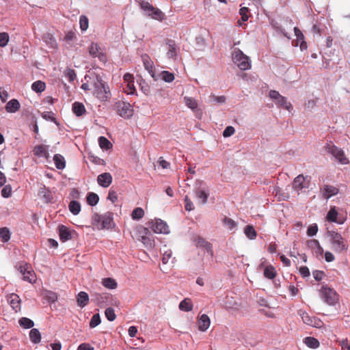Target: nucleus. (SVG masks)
<instances>
[{
	"label": "nucleus",
	"instance_id": "3c124183",
	"mask_svg": "<svg viewBox=\"0 0 350 350\" xmlns=\"http://www.w3.org/2000/svg\"><path fill=\"white\" fill-rule=\"evenodd\" d=\"M100 317L99 314H95L92 316L90 321V327L91 328H94L97 325L100 323Z\"/></svg>",
	"mask_w": 350,
	"mask_h": 350
},
{
	"label": "nucleus",
	"instance_id": "cd10ccee",
	"mask_svg": "<svg viewBox=\"0 0 350 350\" xmlns=\"http://www.w3.org/2000/svg\"><path fill=\"white\" fill-rule=\"evenodd\" d=\"M338 212L336 211L335 206L331 207L329 211L327 214L326 219L327 221L330 222H336L338 224H342V221H340L337 220Z\"/></svg>",
	"mask_w": 350,
	"mask_h": 350
},
{
	"label": "nucleus",
	"instance_id": "de8ad7c7",
	"mask_svg": "<svg viewBox=\"0 0 350 350\" xmlns=\"http://www.w3.org/2000/svg\"><path fill=\"white\" fill-rule=\"evenodd\" d=\"M40 197L44 199L45 202H49L51 200V192L46 190L45 188H42L38 193Z\"/></svg>",
	"mask_w": 350,
	"mask_h": 350
},
{
	"label": "nucleus",
	"instance_id": "c9c22d12",
	"mask_svg": "<svg viewBox=\"0 0 350 350\" xmlns=\"http://www.w3.org/2000/svg\"><path fill=\"white\" fill-rule=\"evenodd\" d=\"M159 75L161 79L167 83H171L175 79L174 75L167 70L162 71Z\"/></svg>",
	"mask_w": 350,
	"mask_h": 350
},
{
	"label": "nucleus",
	"instance_id": "c85d7f7f",
	"mask_svg": "<svg viewBox=\"0 0 350 350\" xmlns=\"http://www.w3.org/2000/svg\"><path fill=\"white\" fill-rule=\"evenodd\" d=\"M29 338L33 343H39L41 340V334L39 330L36 328L31 329L29 332Z\"/></svg>",
	"mask_w": 350,
	"mask_h": 350
},
{
	"label": "nucleus",
	"instance_id": "6ab92c4d",
	"mask_svg": "<svg viewBox=\"0 0 350 350\" xmlns=\"http://www.w3.org/2000/svg\"><path fill=\"white\" fill-rule=\"evenodd\" d=\"M167 45L168 46L167 56L170 59H175L177 56L178 47L175 42L172 40H167Z\"/></svg>",
	"mask_w": 350,
	"mask_h": 350
},
{
	"label": "nucleus",
	"instance_id": "37998d69",
	"mask_svg": "<svg viewBox=\"0 0 350 350\" xmlns=\"http://www.w3.org/2000/svg\"><path fill=\"white\" fill-rule=\"evenodd\" d=\"M10 232L8 228H0V239L2 242H8L10 239Z\"/></svg>",
	"mask_w": 350,
	"mask_h": 350
},
{
	"label": "nucleus",
	"instance_id": "4d7b16f0",
	"mask_svg": "<svg viewBox=\"0 0 350 350\" xmlns=\"http://www.w3.org/2000/svg\"><path fill=\"white\" fill-rule=\"evenodd\" d=\"M124 90L127 94H134L136 91L134 85V81L126 83V86Z\"/></svg>",
	"mask_w": 350,
	"mask_h": 350
},
{
	"label": "nucleus",
	"instance_id": "b1692460",
	"mask_svg": "<svg viewBox=\"0 0 350 350\" xmlns=\"http://www.w3.org/2000/svg\"><path fill=\"white\" fill-rule=\"evenodd\" d=\"M59 236L62 241L65 242L71 239V233L69 229L65 226H59Z\"/></svg>",
	"mask_w": 350,
	"mask_h": 350
},
{
	"label": "nucleus",
	"instance_id": "49530a36",
	"mask_svg": "<svg viewBox=\"0 0 350 350\" xmlns=\"http://www.w3.org/2000/svg\"><path fill=\"white\" fill-rule=\"evenodd\" d=\"M92 296L93 297L92 301L97 304H101L107 298V294L94 293Z\"/></svg>",
	"mask_w": 350,
	"mask_h": 350
},
{
	"label": "nucleus",
	"instance_id": "338daca9",
	"mask_svg": "<svg viewBox=\"0 0 350 350\" xmlns=\"http://www.w3.org/2000/svg\"><path fill=\"white\" fill-rule=\"evenodd\" d=\"M234 131L235 130L233 126H228L224 131L223 135L225 137H230L234 133Z\"/></svg>",
	"mask_w": 350,
	"mask_h": 350
},
{
	"label": "nucleus",
	"instance_id": "0e129e2a",
	"mask_svg": "<svg viewBox=\"0 0 350 350\" xmlns=\"http://www.w3.org/2000/svg\"><path fill=\"white\" fill-rule=\"evenodd\" d=\"M66 77L69 81H73L76 79V73L74 70L68 69L66 71Z\"/></svg>",
	"mask_w": 350,
	"mask_h": 350
},
{
	"label": "nucleus",
	"instance_id": "e433bc0d",
	"mask_svg": "<svg viewBox=\"0 0 350 350\" xmlns=\"http://www.w3.org/2000/svg\"><path fill=\"white\" fill-rule=\"evenodd\" d=\"M264 275L268 279H273L276 275L275 268L271 265L267 266L264 269Z\"/></svg>",
	"mask_w": 350,
	"mask_h": 350
},
{
	"label": "nucleus",
	"instance_id": "412c9836",
	"mask_svg": "<svg viewBox=\"0 0 350 350\" xmlns=\"http://www.w3.org/2000/svg\"><path fill=\"white\" fill-rule=\"evenodd\" d=\"M295 35L297 38V44H299V46L301 51L307 49L306 42L304 40V36L301 31V30L297 27H294Z\"/></svg>",
	"mask_w": 350,
	"mask_h": 350
},
{
	"label": "nucleus",
	"instance_id": "69168bd1",
	"mask_svg": "<svg viewBox=\"0 0 350 350\" xmlns=\"http://www.w3.org/2000/svg\"><path fill=\"white\" fill-rule=\"evenodd\" d=\"M12 188L10 185H5L1 190V195L3 198H9L11 196Z\"/></svg>",
	"mask_w": 350,
	"mask_h": 350
},
{
	"label": "nucleus",
	"instance_id": "f3484780",
	"mask_svg": "<svg viewBox=\"0 0 350 350\" xmlns=\"http://www.w3.org/2000/svg\"><path fill=\"white\" fill-rule=\"evenodd\" d=\"M184 103L189 108L196 113V116L198 117L199 116H201L202 111L198 109V104L195 98L189 96H185L184 98Z\"/></svg>",
	"mask_w": 350,
	"mask_h": 350
},
{
	"label": "nucleus",
	"instance_id": "09e8293b",
	"mask_svg": "<svg viewBox=\"0 0 350 350\" xmlns=\"http://www.w3.org/2000/svg\"><path fill=\"white\" fill-rule=\"evenodd\" d=\"M102 215L98 213H94L92 217V224L93 226H96L98 228L101 227Z\"/></svg>",
	"mask_w": 350,
	"mask_h": 350
},
{
	"label": "nucleus",
	"instance_id": "58836bf2",
	"mask_svg": "<svg viewBox=\"0 0 350 350\" xmlns=\"http://www.w3.org/2000/svg\"><path fill=\"white\" fill-rule=\"evenodd\" d=\"M46 88L45 83L42 81H36L31 85V89L36 92H42Z\"/></svg>",
	"mask_w": 350,
	"mask_h": 350
},
{
	"label": "nucleus",
	"instance_id": "c756f323",
	"mask_svg": "<svg viewBox=\"0 0 350 350\" xmlns=\"http://www.w3.org/2000/svg\"><path fill=\"white\" fill-rule=\"evenodd\" d=\"M72 111L77 116H81L85 112V108L81 103L75 102L72 105Z\"/></svg>",
	"mask_w": 350,
	"mask_h": 350
},
{
	"label": "nucleus",
	"instance_id": "f257e3e1",
	"mask_svg": "<svg viewBox=\"0 0 350 350\" xmlns=\"http://www.w3.org/2000/svg\"><path fill=\"white\" fill-rule=\"evenodd\" d=\"M92 94L100 102H106L111 98L109 88L98 76L93 81Z\"/></svg>",
	"mask_w": 350,
	"mask_h": 350
},
{
	"label": "nucleus",
	"instance_id": "bf43d9fd",
	"mask_svg": "<svg viewBox=\"0 0 350 350\" xmlns=\"http://www.w3.org/2000/svg\"><path fill=\"white\" fill-rule=\"evenodd\" d=\"M318 232V226L316 224L310 225L307 230V234L310 237L314 236Z\"/></svg>",
	"mask_w": 350,
	"mask_h": 350
},
{
	"label": "nucleus",
	"instance_id": "0eeeda50",
	"mask_svg": "<svg viewBox=\"0 0 350 350\" xmlns=\"http://www.w3.org/2000/svg\"><path fill=\"white\" fill-rule=\"evenodd\" d=\"M321 295L325 301L329 305H334L338 300L336 292L327 286H322Z\"/></svg>",
	"mask_w": 350,
	"mask_h": 350
},
{
	"label": "nucleus",
	"instance_id": "2f4dec72",
	"mask_svg": "<svg viewBox=\"0 0 350 350\" xmlns=\"http://www.w3.org/2000/svg\"><path fill=\"white\" fill-rule=\"evenodd\" d=\"M69 210L73 215H78L81 211V204L79 202L72 200L70 202Z\"/></svg>",
	"mask_w": 350,
	"mask_h": 350
},
{
	"label": "nucleus",
	"instance_id": "423d86ee",
	"mask_svg": "<svg viewBox=\"0 0 350 350\" xmlns=\"http://www.w3.org/2000/svg\"><path fill=\"white\" fill-rule=\"evenodd\" d=\"M114 108L118 115L124 118H129L133 116V109L129 103L119 100L115 103Z\"/></svg>",
	"mask_w": 350,
	"mask_h": 350
},
{
	"label": "nucleus",
	"instance_id": "4c0bfd02",
	"mask_svg": "<svg viewBox=\"0 0 350 350\" xmlns=\"http://www.w3.org/2000/svg\"><path fill=\"white\" fill-rule=\"evenodd\" d=\"M304 343L310 348L316 349L319 346V342L313 337H306L304 339Z\"/></svg>",
	"mask_w": 350,
	"mask_h": 350
},
{
	"label": "nucleus",
	"instance_id": "7ed1b4c3",
	"mask_svg": "<svg viewBox=\"0 0 350 350\" xmlns=\"http://www.w3.org/2000/svg\"><path fill=\"white\" fill-rule=\"evenodd\" d=\"M325 150L331 154L335 159L342 165H347L349 163V159L346 157L345 152L332 142L326 144L324 146Z\"/></svg>",
	"mask_w": 350,
	"mask_h": 350
},
{
	"label": "nucleus",
	"instance_id": "ea45409f",
	"mask_svg": "<svg viewBox=\"0 0 350 350\" xmlns=\"http://www.w3.org/2000/svg\"><path fill=\"white\" fill-rule=\"evenodd\" d=\"M99 200L98 196L93 192H90L88 194L87 196V202L90 206H95L97 204Z\"/></svg>",
	"mask_w": 350,
	"mask_h": 350
},
{
	"label": "nucleus",
	"instance_id": "a18cd8bd",
	"mask_svg": "<svg viewBox=\"0 0 350 350\" xmlns=\"http://www.w3.org/2000/svg\"><path fill=\"white\" fill-rule=\"evenodd\" d=\"M144 215V211L142 208L137 207L135 208L131 214V217L133 219L139 220L142 219Z\"/></svg>",
	"mask_w": 350,
	"mask_h": 350
},
{
	"label": "nucleus",
	"instance_id": "6e6d98bb",
	"mask_svg": "<svg viewBox=\"0 0 350 350\" xmlns=\"http://www.w3.org/2000/svg\"><path fill=\"white\" fill-rule=\"evenodd\" d=\"M80 28L85 31L88 28V18L85 16H81L79 18Z\"/></svg>",
	"mask_w": 350,
	"mask_h": 350
},
{
	"label": "nucleus",
	"instance_id": "79ce46f5",
	"mask_svg": "<svg viewBox=\"0 0 350 350\" xmlns=\"http://www.w3.org/2000/svg\"><path fill=\"white\" fill-rule=\"evenodd\" d=\"M99 146L102 149L109 150L112 148V144L105 137L101 136L98 138Z\"/></svg>",
	"mask_w": 350,
	"mask_h": 350
},
{
	"label": "nucleus",
	"instance_id": "4468645a",
	"mask_svg": "<svg viewBox=\"0 0 350 350\" xmlns=\"http://www.w3.org/2000/svg\"><path fill=\"white\" fill-rule=\"evenodd\" d=\"M112 180V176L109 172L100 174L97 177L98 184L104 188L108 187L111 184Z\"/></svg>",
	"mask_w": 350,
	"mask_h": 350
},
{
	"label": "nucleus",
	"instance_id": "c03bdc74",
	"mask_svg": "<svg viewBox=\"0 0 350 350\" xmlns=\"http://www.w3.org/2000/svg\"><path fill=\"white\" fill-rule=\"evenodd\" d=\"M222 222L224 225L230 230H232L234 228H235L237 225L235 221L228 217H224V218L222 220Z\"/></svg>",
	"mask_w": 350,
	"mask_h": 350
},
{
	"label": "nucleus",
	"instance_id": "864d4df0",
	"mask_svg": "<svg viewBox=\"0 0 350 350\" xmlns=\"http://www.w3.org/2000/svg\"><path fill=\"white\" fill-rule=\"evenodd\" d=\"M10 38L9 35L6 32H2L0 33V46L1 47H5L8 42H9Z\"/></svg>",
	"mask_w": 350,
	"mask_h": 350
},
{
	"label": "nucleus",
	"instance_id": "13d9d810",
	"mask_svg": "<svg viewBox=\"0 0 350 350\" xmlns=\"http://www.w3.org/2000/svg\"><path fill=\"white\" fill-rule=\"evenodd\" d=\"M301 317L303 322L308 325H311V323L313 321V319L314 318L313 317L309 316V314L306 312H302V314H301Z\"/></svg>",
	"mask_w": 350,
	"mask_h": 350
},
{
	"label": "nucleus",
	"instance_id": "f8f14e48",
	"mask_svg": "<svg viewBox=\"0 0 350 350\" xmlns=\"http://www.w3.org/2000/svg\"><path fill=\"white\" fill-rule=\"evenodd\" d=\"M306 178L302 174L298 175L295 178L293 183V188L297 191H301L303 189L308 188L309 187L310 181L306 180Z\"/></svg>",
	"mask_w": 350,
	"mask_h": 350
},
{
	"label": "nucleus",
	"instance_id": "473e14b6",
	"mask_svg": "<svg viewBox=\"0 0 350 350\" xmlns=\"http://www.w3.org/2000/svg\"><path fill=\"white\" fill-rule=\"evenodd\" d=\"M18 323L19 325L25 329L32 328L34 325L33 321L27 317H22L19 319Z\"/></svg>",
	"mask_w": 350,
	"mask_h": 350
},
{
	"label": "nucleus",
	"instance_id": "393cba45",
	"mask_svg": "<svg viewBox=\"0 0 350 350\" xmlns=\"http://www.w3.org/2000/svg\"><path fill=\"white\" fill-rule=\"evenodd\" d=\"M77 304L79 307L83 308L88 304L89 296L87 293L81 291L77 297Z\"/></svg>",
	"mask_w": 350,
	"mask_h": 350
},
{
	"label": "nucleus",
	"instance_id": "dca6fc26",
	"mask_svg": "<svg viewBox=\"0 0 350 350\" xmlns=\"http://www.w3.org/2000/svg\"><path fill=\"white\" fill-rule=\"evenodd\" d=\"M142 59L145 69L149 72L151 77L154 79V63L147 54L142 55Z\"/></svg>",
	"mask_w": 350,
	"mask_h": 350
},
{
	"label": "nucleus",
	"instance_id": "a878e982",
	"mask_svg": "<svg viewBox=\"0 0 350 350\" xmlns=\"http://www.w3.org/2000/svg\"><path fill=\"white\" fill-rule=\"evenodd\" d=\"M20 103L16 99H12L5 105V109L9 113H14L20 108Z\"/></svg>",
	"mask_w": 350,
	"mask_h": 350
},
{
	"label": "nucleus",
	"instance_id": "7c9ffc66",
	"mask_svg": "<svg viewBox=\"0 0 350 350\" xmlns=\"http://www.w3.org/2000/svg\"><path fill=\"white\" fill-rule=\"evenodd\" d=\"M193 308V304L189 299H185L180 301L179 304V309L182 311L189 312Z\"/></svg>",
	"mask_w": 350,
	"mask_h": 350
},
{
	"label": "nucleus",
	"instance_id": "f03ea898",
	"mask_svg": "<svg viewBox=\"0 0 350 350\" xmlns=\"http://www.w3.org/2000/svg\"><path fill=\"white\" fill-rule=\"evenodd\" d=\"M327 234L329 237L333 251L338 254L347 251L349 247L348 242L340 233L334 230H328Z\"/></svg>",
	"mask_w": 350,
	"mask_h": 350
},
{
	"label": "nucleus",
	"instance_id": "4be33fe9",
	"mask_svg": "<svg viewBox=\"0 0 350 350\" xmlns=\"http://www.w3.org/2000/svg\"><path fill=\"white\" fill-rule=\"evenodd\" d=\"M307 245L309 248L314 250L317 255H321L323 252V247L317 239L308 240L307 241Z\"/></svg>",
	"mask_w": 350,
	"mask_h": 350
},
{
	"label": "nucleus",
	"instance_id": "aec40b11",
	"mask_svg": "<svg viewBox=\"0 0 350 350\" xmlns=\"http://www.w3.org/2000/svg\"><path fill=\"white\" fill-rule=\"evenodd\" d=\"M211 321L208 315L204 314L200 316L198 321V327L199 330L205 332L209 327Z\"/></svg>",
	"mask_w": 350,
	"mask_h": 350
},
{
	"label": "nucleus",
	"instance_id": "5fc2aeb1",
	"mask_svg": "<svg viewBox=\"0 0 350 350\" xmlns=\"http://www.w3.org/2000/svg\"><path fill=\"white\" fill-rule=\"evenodd\" d=\"M105 317L109 321H113L116 319V315L114 310L112 308H107L105 312Z\"/></svg>",
	"mask_w": 350,
	"mask_h": 350
},
{
	"label": "nucleus",
	"instance_id": "9d476101",
	"mask_svg": "<svg viewBox=\"0 0 350 350\" xmlns=\"http://www.w3.org/2000/svg\"><path fill=\"white\" fill-rule=\"evenodd\" d=\"M149 227L155 233H163L167 234L169 232L168 226L165 222L160 219H155L149 222Z\"/></svg>",
	"mask_w": 350,
	"mask_h": 350
},
{
	"label": "nucleus",
	"instance_id": "052dcab7",
	"mask_svg": "<svg viewBox=\"0 0 350 350\" xmlns=\"http://www.w3.org/2000/svg\"><path fill=\"white\" fill-rule=\"evenodd\" d=\"M249 12V9L246 7H243L239 10V14L241 16V20L245 22L247 21L249 18L247 13Z\"/></svg>",
	"mask_w": 350,
	"mask_h": 350
},
{
	"label": "nucleus",
	"instance_id": "ddd939ff",
	"mask_svg": "<svg viewBox=\"0 0 350 350\" xmlns=\"http://www.w3.org/2000/svg\"><path fill=\"white\" fill-rule=\"evenodd\" d=\"M194 241L196 242L197 247L204 248L211 257L213 256L214 252L213 250V245L210 242L200 236L196 237Z\"/></svg>",
	"mask_w": 350,
	"mask_h": 350
},
{
	"label": "nucleus",
	"instance_id": "bb28decb",
	"mask_svg": "<svg viewBox=\"0 0 350 350\" xmlns=\"http://www.w3.org/2000/svg\"><path fill=\"white\" fill-rule=\"evenodd\" d=\"M54 163L55 167L59 170H63L66 167V161L64 157L59 154H56L53 157Z\"/></svg>",
	"mask_w": 350,
	"mask_h": 350
},
{
	"label": "nucleus",
	"instance_id": "6e6552de",
	"mask_svg": "<svg viewBox=\"0 0 350 350\" xmlns=\"http://www.w3.org/2000/svg\"><path fill=\"white\" fill-rule=\"evenodd\" d=\"M269 97L275 101V103L288 111L293 108L292 105L287 102L286 98L282 96L280 93L275 90H271L269 92Z\"/></svg>",
	"mask_w": 350,
	"mask_h": 350
},
{
	"label": "nucleus",
	"instance_id": "39448f33",
	"mask_svg": "<svg viewBox=\"0 0 350 350\" xmlns=\"http://www.w3.org/2000/svg\"><path fill=\"white\" fill-rule=\"evenodd\" d=\"M141 8L152 18L161 21L163 19L164 14L158 8L153 7L148 0H142L140 2Z\"/></svg>",
	"mask_w": 350,
	"mask_h": 350
},
{
	"label": "nucleus",
	"instance_id": "5701e85b",
	"mask_svg": "<svg viewBox=\"0 0 350 350\" xmlns=\"http://www.w3.org/2000/svg\"><path fill=\"white\" fill-rule=\"evenodd\" d=\"M113 222V213L107 212L102 215V223L100 228H109Z\"/></svg>",
	"mask_w": 350,
	"mask_h": 350
},
{
	"label": "nucleus",
	"instance_id": "20e7f679",
	"mask_svg": "<svg viewBox=\"0 0 350 350\" xmlns=\"http://www.w3.org/2000/svg\"><path fill=\"white\" fill-rule=\"evenodd\" d=\"M232 59L234 64L242 70H249L251 68L249 57L245 55L239 49L234 50Z\"/></svg>",
	"mask_w": 350,
	"mask_h": 350
},
{
	"label": "nucleus",
	"instance_id": "680f3d73",
	"mask_svg": "<svg viewBox=\"0 0 350 350\" xmlns=\"http://www.w3.org/2000/svg\"><path fill=\"white\" fill-rule=\"evenodd\" d=\"M172 252L170 250H168L164 252V253L163 254V258H162L163 263V264L168 263L170 261V259L172 258Z\"/></svg>",
	"mask_w": 350,
	"mask_h": 350
},
{
	"label": "nucleus",
	"instance_id": "774afa93",
	"mask_svg": "<svg viewBox=\"0 0 350 350\" xmlns=\"http://www.w3.org/2000/svg\"><path fill=\"white\" fill-rule=\"evenodd\" d=\"M77 350H94V347L89 343L84 342L78 347Z\"/></svg>",
	"mask_w": 350,
	"mask_h": 350
},
{
	"label": "nucleus",
	"instance_id": "f704fd0d",
	"mask_svg": "<svg viewBox=\"0 0 350 350\" xmlns=\"http://www.w3.org/2000/svg\"><path fill=\"white\" fill-rule=\"evenodd\" d=\"M196 197L201 200V204H206L208 197V193L202 189H197L196 191Z\"/></svg>",
	"mask_w": 350,
	"mask_h": 350
},
{
	"label": "nucleus",
	"instance_id": "8fccbe9b",
	"mask_svg": "<svg viewBox=\"0 0 350 350\" xmlns=\"http://www.w3.org/2000/svg\"><path fill=\"white\" fill-rule=\"evenodd\" d=\"M141 241L146 247H152L154 245L153 239L151 237H148L146 235L142 236Z\"/></svg>",
	"mask_w": 350,
	"mask_h": 350
},
{
	"label": "nucleus",
	"instance_id": "e2e57ef3",
	"mask_svg": "<svg viewBox=\"0 0 350 350\" xmlns=\"http://www.w3.org/2000/svg\"><path fill=\"white\" fill-rule=\"evenodd\" d=\"M185 208L186 211H191L194 209V206L193 204V202H191V200L189 199V198L187 196H186L185 198Z\"/></svg>",
	"mask_w": 350,
	"mask_h": 350
},
{
	"label": "nucleus",
	"instance_id": "a211bd4d",
	"mask_svg": "<svg viewBox=\"0 0 350 350\" xmlns=\"http://www.w3.org/2000/svg\"><path fill=\"white\" fill-rule=\"evenodd\" d=\"M321 192L323 198L327 200L332 196L336 195L339 192V189L332 185H324Z\"/></svg>",
	"mask_w": 350,
	"mask_h": 350
},
{
	"label": "nucleus",
	"instance_id": "a19ab883",
	"mask_svg": "<svg viewBox=\"0 0 350 350\" xmlns=\"http://www.w3.org/2000/svg\"><path fill=\"white\" fill-rule=\"evenodd\" d=\"M103 285L108 288L114 289L117 287V282L111 278H104L102 282Z\"/></svg>",
	"mask_w": 350,
	"mask_h": 350
},
{
	"label": "nucleus",
	"instance_id": "9b49d317",
	"mask_svg": "<svg viewBox=\"0 0 350 350\" xmlns=\"http://www.w3.org/2000/svg\"><path fill=\"white\" fill-rule=\"evenodd\" d=\"M89 53L91 56L98 57L103 62L107 61V56L97 43L92 42L88 47Z\"/></svg>",
	"mask_w": 350,
	"mask_h": 350
},
{
	"label": "nucleus",
	"instance_id": "603ef678",
	"mask_svg": "<svg viewBox=\"0 0 350 350\" xmlns=\"http://www.w3.org/2000/svg\"><path fill=\"white\" fill-rule=\"evenodd\" d=\"M33 152L36 156L39 157L46 155L47 154L45 147L42 145L36 146L34 148Z\"/></svg>",
	"mask_w": 350,
	"mask_h": 350
},
{
	"label": "nucleus",
	"instance_id": "1a4fd4ad",
	"mask_svg": "<svg viewBox=\"0 0 350 350\" xmlns=\"http://www.w3.org/2000/svg\"><path fill=\"white\" fill-rule=\"evenodd\" d=\"M18 270L23 275L25 274L30 275V276H25V281H28L30 283H33L36 281V274L30 265L26 262L20 263L18 267Z\"/></svg>",
	"mask_w": 350,
	"mask_h": 350
},
{
	"label": "nucleus",
	"instance_id": "72a5a7b5",
	"mask_svg": "<svg viewBox=\"0 0 350 350\" xmlns=\"http://www.w3.org/2000/svg\"><path fill=\"white\" fill-rule=\"evenodd\" d=\"M245 234L250 239H254L257 236L256 231L252 226L247 225L244 230Z\"/></svg>",
	"mask_w": 350,
	"mask_h": 350
},
{
	"label": "nucleus",
	"instance_id": "2eb2a0df",
	"mask_svg": "<svg viewBox=\"0 0 350 350\" xmlns=\"http://www.w3.org/2000/svg\"><path fill=\"white\" fill-rule=\"evenodd\" d=\"M8 301L10 304V306L16 312L21 311V300L17 294L12 293L10 295H8Z\"/></svg>",
	"mask_w": 350,
	"mask_h": 350
}]
</instances>
